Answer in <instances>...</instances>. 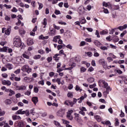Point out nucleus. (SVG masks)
Returning a JSON list of instances; mask_svg holds the SVG:
<instances>
[{
  "instance_id": "obj_8",
  "label": "nucleus",
  "mask_w": 127,
  "mask_h": 127,
  "mask_svg": "<svg viewBox=\"0 0 127 127\" xmlns=\"http://www.w3.org/2000/svg\"><path fill=\"white\" fill-rule=\"evenodd\" d=\"M74 104V103L69 100H66L64 102V105H66V106H70V107H73Z\"/></svg>"
},
{
  "instance_id": "obj_37",
  "label": "nucleus",
  "mask_w": 127,
  "mask_h": 127,
  "mask_svg": "<svg viewBox=\"0 0 127 127\" xmlns=\"http://www.w3.org/2000/svg\"><path fill=\"white\" fill-rule=\"evenodd\" d=\"M5 114V112L4 111H2L1 109L0 108V117H2V116H4Z\"/></svg>"
},
{
  "instance_id": "obj_19",
  "label": "nucleus",
  "mask_w": 127,
  "mask_h": 127,
  "mask_svg": "<svg viewBox=\"0 0 127 127\" xmlns=\"http://www.w3.org/2000/svg\"><path fill=\"white\" fill-rule=\"evenodd\" d=\"M27 43L28 44V45H32V44H33V40L31 38H29L27 40Z\"/></svg>"
},
{
  "instance_id": "obj_41",
  "label": "nucleus",
  "mask_w": 127,
  "mask_h": 127,
  "mask_svg": "<svg viewBox=\"0 0 127 127\" xmlns=\"http://www.w3.org/2000/svg\"><path fill=\"white\" fill-rule=\"evenodd\" d=\"M86 68H85L83 66H82L80 68V72H81V73H84V72H86Z\"/></svg>"
},
{
  "instance_id": "obj_50",
  "label": "nucleus",
  "mask_w": 127,
  "mask_h": 127,
  "mask_svg": "<svg viewBox=\"0 0 127 127\" xmlns=\"http://www.w3.org/2000/svg\"><path fill=\"white\" fill-rule=\"evenodd\" d=\"M64 70H65L64 68H63L62 67L59 68L57 69V73H60V72H62V71H64Z\"/></svg>"
},
{
  "instance_id": "obj_7",
  "label": "nucleus",
  "mask_w": 127,
  "mask_h": 127,
  "mask_svg": "<svg viewBox=\"0 0 127 127\" xmlns=\"http://www.w3.org/2000/svg\"><path fill=\"white\" fill-rule=\"evenodd\" d=\"M49 35L51 36H54L56 34V30L53 28H50Z\"/></svg>"
},
{
  "instance_id": "obj_48",
  "label": "nucleus",
  "mask_w": 127,
  "mask_h": 127,
  "mask_svg": "<svg viewBox=\"0 0 127 127\" xmlns=\"http://www.w3.org/2000/svg\"><path fill=\"white\" fill-rule=\"evenodd\" d=\"M39 91V89H38V87H36V86H34V92L35 93H38Z\"/></svg>"
},
{
  "instance_id": "obj_27",
  "label": "nucleus",
  "mask_w": 127,
  "mask_h": 127,
  "mask_svg": "<svg viewBox=\"0 0 127 127\" xmlns=\"http://www.w3.org/2000/svg\"><path fill=\"white\" fill-rule=\"evenodd\" d=\"M102 83L104 85V88H107L109 86V84L107 83V82H106V81L103 80H102Z\"/></svg>"
},
{
  "instance_id": "obj_25",
  "label": "nucleus",
  "mask_w": 127,
  "mask_h": 127,
  "mask_svg": "<svg viewBox=\"0 0 127 127\" xmlns=\"http://www.w3.org/2000/svg\"><path fill=\"white\" fill-rule=\"evenodd\" d=\"M18 127H24V123L22 121H20L18 123Z\"/></svg>"
},
{
  "instance_id": "obj_44",
  "label": "nucleus",
  "mask_w": 127,
  "mask_h": 127,
  "mask_svg": "<svg viewBox=\"0 0 127 127\" xmlns=\"http://www.w3.org/2000/svg\"><path fill=\"white\" fill-rule=\"evenodd\" d=\"M100 49L101 50H108V47L106 46H100Z\"/></svg>"
},
{
  "instance_id": "obj_16",
  "label": "nucleus",
  "mask_w": 127,
  "mask_h": 127,
  "mask_svg": "<svg viewBox=\"0 0 127 127\" xmlns=\"http://www.w3.org/2000/svg\"><path fill=\"white\" fill-rule=\"evenodd\" d=\"M93 43L96 46H97V47H101L102 46V44L98 40L94 41Z\"/></svg>"
},
{
  "instance_id": "obj_21",
  "label": "nucleus",
  "mask_w": 127,
  "mask_h": 127,
  "mask_svg": "<svg viewBox=\"0 0 127 127\" xmlns=\"http://www.w3.org/2000/svg\"><path fill=\"white\" fill-rule=\"evenodd\" d=\"M5 66L6 68H7V69H8V70H11V69H12V68H13V65H12V64H7L5 65Z\"/></svg>"
},
{
  "instance_id": "obj_24",
  "label": "nucleus",
  "mask_w": 127,
  "mask_h": 127,
  "mask_svg": "<svg viewBox=\"0 0 127 127\" xmlns=\"http://www.w3.org/2000/svg\"><path fill=\"white\" fill-rule=\"evenodd\" d=\"M94 118L96 121H97V122H101V121H102V118L98 115H95Z\"/></svg>"
},
{
  "instance_id": "obj_38",
  "label": "nucleus",
  "mask_w": 127,
  "mask_h": 127,
  "mask_svg": "<svg viewBox=\"0 0 127 127\" xmlns=\"http://www.w3.org/2000/svg\"><path fill=\"white\" fill-rule=\"evenodd\" d=\"M115 126L118 127V126L120 125V122H119V119H118L117 118H115Z\"/></svg>"
},
{
  "instance_id": "obj_49",
  "label": "nucleus",
  "mask_w": 127,
  "mask_h": 127,
  "mask_svg": "<svg viewBox=\"0 0 127 127\" xmlns=\"http://www.w3.org/2000/svg\"><path fill=\"white\" fill-rule=\"evenodd\" d=\"M79 11H80V12H83L84 10V7L83 6H80L78 8Z\"/></svg>"
},
{
  "instance_id": "obj_56",
  "label": "nucleus",
  "mask_w": 127,
  "mask_h": 127,
  "mask_svg": "<svg viewBox=\"0 0 127 127\" xmlns=\"http://www.w3.org/2000/svg\"><path fill=\"white\" fill-rule=\"evenodd\" d=\"M31 94V92L29 91H27L24 93L25 95H26L27 96H30Z\"/></svg>"
},
{
  "instance_id": "obj_40",
  "label": "nucleus",
  "mask_w": 127,
  "mask_h": 127,
  "mask_svg": "<svg viewBox=\"0 0 127 127\" xmlns=\"http://www.w3.org/2000/svg\"><path fill=\"white\" fill-rule=\"evenodd\" d=\"M114 9L115 10H118V9H120V5H115L113 6Z\"/></svg>"
},
{
  "instance_id": "obj_15",
  "label": "nucleus",
  "mask_w": 127,
  "mask_h": 127,
  "mask_svg": "<svg viewBox=\"0 0 127 127\" xmlns=\"http://www.w3.org/2000/svg\"><path fill=\"white\" fill-rule=\"evenodd\" d=\"M26 86L24 85H21L19 86L18 87L17 91H24V90H26Z\"/></svg>"
},
{
  "instance_id": "obj_54",
  "label": "nucleus",
  "mask_w": 127,
  "mask_h": 127,
  "mask_svg": "<svg viewBox=\"0 0 127 127\" xmlns=\"http://www.w3.org/2000/svg\"><path fill=\"white\" fill-rule=\"evenodd\" d=\"M52 57H50L47 59V61H48V63H50V62L52 61Z\"/></svg>"
},
{
  "instance_id": "obj_52",
  "label": "nucleus",
  "mask_w": 127,
  "mask_h": 127,
  "mask_svg": "<svg viewBox=\"0 0 127 127\" xmlns=\"http://www.w3.org/2000/svg\"><path fill=\"white\" fill-rule=\"evenodd\" d=\"M126 34H127V30L123 31V32L121 34L120 36L121 37H124Z\"/></svg>"
},
{
  "instance_id": "obj_35",
  "label": "nucleus",
  "mask_w": 127,
  "mask_h": 127,
  "mask_svg": "<svg viewBox=\"0 0 127 127\" xmlns=\"http://www.w3.org/2000/svg\"><path fill=\"white\" fill-rule=\"evenodd\" d=\"M38 4L39 5V10L42 9V8L43 7V4H42V3H40L39 2H38Z\"/></svg>"
},
{
  "instance_id": "obj_43",
  "label": "nucleus",
  "mask_w": 127,
  "mask_h": 127,
  "mask_svg": "<svg viewBox=\"0 0 127 127\" xmlns=\"http://www.w3.org/2000/svg\"><path fill=\"white\" fill-rule=\"evenodd\" d=\"M43 25H47V19L45 18L44 19L43 22L42 23Z\"/></svg>"
},
{
  "instance_id": "obj_18",
  "label": "nucleus",
  "mask_w": 127,
  "mask_h": 127,
  "mask_svg": "<svg viewBox=\"0 0 127 127\" xmlns=\"http://www.w3.org/2000/svg\"><path fill=\"white\" fill-rule=\"evenodd\" d=\"M16 114L17 115H24L25 111H22V109H20L16 112Z\"/></svg>"
},
{
  "instance_id": "obj_5",
  "label": "nucleus",
  "mask_w": 127,
  "mask_h": 127,
  "mask_svg": "<svg viewBox=\"0 0 127 127\" xmlns=\"http://www.w3.org/2000/svg\"><path fill=\"white\" fill-rule=\"evenodd\" d=\"M73 113V110H69L66 114V117L68 118V120L72 121L73 120V116H72V113Z\"/></svg>"
},
{
  "instance_id": "obj_39",
  "label": "nucleus",
  "mask_w": 127,
  "mask_h": 127,
  "mask_svg": "<svg viewBox=\"0 0 127 127\" xmlns=\"http://www.w3.org/2000/svg\"><path fill=\"white\" fill-rule=\"evenodd\" d=\"M56 82H57V83H58V85H61V84H62V85H63V83H62L61 82V78H57L56 79Z\"/></svg>"
},
{
  "instance_id": "obj_13",
  "label": "nucleus",
  "mask_w": 127,
  "mask_h": 127,
  "mask_svg": "<svg viewBox=\"0 0 127 127\" xmlns=\"http://www.w3.org/2000/svg\"><path fill=\"white\" fill-rule=\"evenodd\" d=\"M127 28V24H124L123 26H120L116 29H119L120 31H123L124 29H126Z\"/></svg>"
},
{
  "instance_id": "obj_32",
  "label": "nucleus",
  "mask_w": 127,
  "mask_h": 127,
  "mask_svg": "<svg viewBox=\"0 0 127 127\" xmlns=\"http://www.w3.org/2000/svg\"><path fill=\"white\" fill-rule=\"evenodd\" d=\"M5 34L6 35H9L10 34V29H7V30H5Z\"/></svg>"
},
{
  "instance_id": "obj_2",
  "label": "nucleus",
  "mask_w": 127,
  "mask_h": 127,
  "mask_svg": "<svg viewBox=\"0 0 127 127\" xmlns=\"http://www.w3.org/2000/svg\"><path fill=\"white\" fill-rule=\"evenodd\" d=\"M21 70L23 72H26L27 73H28V74H29L30 72L32 71V69L31 68H30L29 66H28V65L27 64L21 67Z\"/></svg>"
},
{
  "instance_id": "obj_36",
  "label": "nucleus",
  "mask_w": 127,
  "mask_h": 127,
  "mask_svg": "<svg viewBox=\"0 0 127 127\" xmlns=\"http://www.w3.org/2000/svg\"><path fill=\"white\" fill-rule=\"evenodd\" d=\"M4 7H6L7 9H9L11 8V5H7L6 4H4L3 5Z\"/></svg>"
},
{
  "instance_id": "obj_55",
  "label": "nucleus",
  "mask_w": 127,
  "mask_h": 127,
  "mask_svg": "<svg viewBox=\"0 0 127 127\" xmlns=\"http://www.w3.org/2000/svg\"><path fill=\"white\" fill-rule=\"evenodd\" d=\"M53 27L55 29H57V30H59V29H60V27L56 26V25H55V24H53Z\"/></svg>"
},
{
  "instance_id": "obj_12",
  "label": "nucleus",
  "mask_w": 127,
  "mask_h": 127,
  "mask_svg": "<svg viewBox=\"0 0 127 127\" xmlns=\"http://www.w3.org/2000/svg\"><path fill=\"white\" fill-rule=\"evenodd\" d=\"M2 84L3 85H7V86H10L11 85V82L9 80H2Z\"/></svg>"
},
{
  "instance_id": "obj_10",
  "label": "nucleus",
  "mask_w": 127,
  "mask_h": 127,
  "mask_svg": "<svg viewBox=\"0 0 127 127\" xmlns=\"http://www.w3.org/2000/svg\"><path fill=\"white\" fill-rule=\"evenodd\" d=\"M105 89H106V91L104 92V95L105 96H107V95H108L109 92H111V91H112V88H111V87H110V86H108L106 88H105Z\"/></svg>"
},
{
  "instance_id": "obj_9",
  "label": "nucleus",
  "mask_w": 127,
  "mask_h": 127,
  "mask_svg": "<svg viewBox=\"0 0 127 127\" xmlns=\"http://www.w3.org/2000/svg\"><path fill=\"white\" fill-rule=\"evenodd\" d=\"M24 82H27V83H30V82H32L33 81V78L32 77H28L26 76L23 79Z\"/></svg>"
},
{
  "instance_id": "obj_62",
  "label": "nucleus",
  "mask_w": 127,
  "mask_h": 127,
  "mask_svg": "<svg viewBox=\"0 0 127 127\" xmlns=\"http://www.w3.org/2000/svg\"><path fill=\"white\" fill-rule=\"evenodd\" d=\"M25 114L26 116H27V117H28V116H29V115H30L29 110H26V111H25Z\"/></svg>"
},
{
  "instance_id": "obj_4",
  "label": "nucleus",
  "mask_w": 127,
  "mask_h": 127,
  "mask_svg": "<svg viewBox=\"0 0 127 127\" xmlns=\"http://www.w3.org/2000/svg\"><path fill=\"white\" fill-rule=\"evenodd\" d=\"M99 63L100 65L103 66V68H107V62L105 61L104 59H101L99 60Z\"/></svg>"
},
{
  "instance_id": "obj_53",
  "label": "nucleus",
  "mask_w": 127,
  "mask_h": 127,
  "mask_svg": "<svg viewBox=\"0 0 127 127\" xmlns=\"http://www.w3.org/2000/svg\"><path fill=\"white\" fill-rule=\"evenodd\" d=\"M95 35L97 36V37H98V38H100V33L99 32V31L98 30H96Z\"/></svg>"
},
{
  "instance_id": "obj_22",
  "label": "nucleus",
  "mask_w": 127,
  "mask_h": 127,
  "mask_svg": "<svg viewBox=\"0 0 127 127\" xmlns=\"http://www.w3.org/2000/svg\"><path fill=\"white\" fill-rule=\"evenodd\" d=\"M20 35H24L25 34V31L23 28H21L19 30Z\"/></svg>"
},
{
  "instance_id": "obj_28",
  "label": "nucleus",
  "mask_w": 127,
  "mask_h": 127,
  "mask_svg": "<svg viewBox=\"0 0 127 127\" xmlns=\"http://www.w3.org/2000/svg\"><path fill=\"white\" fill-rule=\"evenodd\" d=\"M80 22L81 24H85V23H86V22H87V21L85 19V18L82 17V18H81V19H80Z\"/></svg>"
},
{
  "instance_id": "obj_42",
  "label": "nucleus",
  "mask_w": 127,
  "mask_h": 127,
  "mask_svg": "<svg viewBox=\"0 0 127 127\" xmlns=\"http://www.w3.org/2000/svg\"><path fill=\"white\" fill-rule=\"evenodd\" d=\"M13 86H14V87L15 90H17V89H18V87L19 86L17 85V83H16V82H14V83H13Z\"/></svg>"
},
{
  "instance_id": "obj_14",
  "label": "nucleus",
  "mask_w": 127,
  "mask_h": 127,
  "mask_svg": "<svg viewBox=\"0 0 127 127\" xmlns=\"http://www.w3.org/2000/svg\"><path fill=\"white\" fill-rule=\"evenodd\" d=\"M61 38V36H60V35L55 36L54 37L53 41V42H55L56 43H57V42H58V39L59 40Z\"/></svg>"
},
{
  "instance_id": "obj_63",
  "label": "nucleus",
  "mask_w": 127,
  "mask_h": 127,
  "mask_svg": "<svg viewBox=\"0 0 127 127\" xmlns=\"http://www.w3.org/2000/svg\"><path fill=\"white\" fill-rule=\"evenodd\" d=\"M115 29H117V28L112 29V30L110 31L109 34H114V33L115 32Z\"/></svg>"
},
{
  "instance_id": "obj_57",
  "label": "nucleus",
  "mask_w": 127,
  "mask_h": 127,
  "mask_svg": "<svg viewBox=\"0 0 127 127\" xmlns=\"http://www.w3.org/2000/svg\"><path fill=\"white\" fill-rule=\"evenodd\" d=\"M66 48H67L68 49H70V50H72L73 47L72 46H71V45L68 44L67 46H66Z\"/></svg>"
},
{
  "instance_id": "obj_58",
  "label": "nucleus",
  "mask_w": 127,
  "mask_h": 127,
  "mask_svg": "<svg viewBox=\"0 0 127 127\" xmlns=\"http://www.w3.org/2000/svg\"><path fill=\"white\" fill-rule=\"evenodd\" d=\"M120 116L121 118H124V117H125V113L123 112V110H121V114Z\"/></svg>"
},
{
  "instance_id": "obj_45",
  "label": "nucleus",
  "mask_w": 127,
  "mask_h": 127,
  "mask_svg": "<svg viewBox=\"0 0 127 127\" xmlns=\"http://www.w3.org/2000/svg\"><path fill=\"white\" fill-rule=\"evenodd\" d=\"M54 124L55 125V126H57V127H61V125H60V123L59 122L55 121L54 122Z\"/></svg>"
},
{
  "instance_id": "obj_47",
  "label": "nucleus",
  "mask_w": 127,
  "mask_h": 127,
  "mask_svg": "<svg viewBox=\"0 0 127 127\" xmlns=\"http://www.w3.org/2000/svg\"><path fill=\"white\" fill-rule=\"evenodd\" d=\"M67 97L68 98H73V93L70 92L67 93Z\"/></svg>"
},
{
  "instance_id": "obj_30",
  "label": "nucleus",
  "mask_w": 127,
  "mask_h": 127,
  "mask_svg": "<svg viewBox=\"0 0 127 127\" xmlns=\"http://www.w3.org/2000/svg\"><path fill=\"white\" fill-rule=\"evenodd\" d=\"M101 35H105V34H108V30H103L100 32Z\"/></svg>"
},
{
  "instance_id": "obj_60",
  "label": "nucleus",
  "mask_w": 127,
  "mask_h": 127,
  "mask_svg": "<svg viewBox=\"0 0 127 127\" xmlns=\"http://www.w3.org/2000/svg\"><path fill=\"white\" fill-rule=\"evenodd\" d=\"M5 20H6L7 21H9V20H10V17L6 15L5 17Z\"/></svg>"
},
{
  "instance_id": "obj_6",
  "label": "nucleus",
  "mask_w": 127,
  "mask_h": 127,
  "mask_svg": "<svg viewBox=\"0 0 127 127\" xmlns=\"http://www.w3.org/2000/svg\"><path fill=\"white\" fill-rule=\"evenodd\" d=\"M65 114V109H60L57 112V116L59 117H63V115Z\"/></svg>"
},
{
  "instance_id": "obj_33",
  "label": "nucleus",
  "mask_w": 127,
  "mask_h": 127,
  "mask_svg": "<svg viewBox=\"0 0 127 127\" xmlns=\"http://www.w3.org/2000/svg\"><path fill=\"white\" fill-rule=\"evenodd\" d=\"M87 81L89 83H93L95 81V79L93 77H90L87 79Z\"/></svg>"
},
{
  "instance_id": "obj_29",
  "label": "nucleus",
  "mask_w": 127,
  "mask_h": 127,
  "mask_svg": "<svg viewBox=\"0 0 127 127\" xmlns=\"http://www.w3.org/2000/svg\"><path fill=\"white\" fill-rule=\"evenodd\" d=\"M85 54L88 56V57H92L93 56V53L91 52H85Z\"/></svg>"
},
{
  "instance_id": "obj_1",
  "label": "nucleus",
  "mask_w": 127,
  "mask_h": 127,
  "mask_svg": "<svg viewBox=\"0 0 127 127\" xmlns=\"http://www.w3.org/2000/svg\"><path fill=\"white\" fill-rule=\"evenodd\" d=\"M13 45L15 46V47H18L22 49L24 47H25L24 46V44L21 42V40H20V37L18 36H16L13 39Z\"/></svg>"
},
{
  "instance_id": "obj_11",
  "label": "nucleus",
  "mask_w": 127,
  "mask_h": 127,
  "mask_svg": "<svg viewBox=\"0 0 127 127\" xmlns=\"http://www.w3.org/2000/svg\"><path fill=\"white\" fill-rule=\"evenodd\" d=\"M62 122L64 125H66V127H72V126L69 125V124H70V122L65 120L64 119H62Z\"/></svg>"
},
{
  "instance_id": "obj_23",
  "label": "nucleus",
  "mask_w": 127,
  "mask_h": 127,
  "mask_svg": "<svg viewBox=\"0 0 127 127\" xmlns=\"http://www.w3.org/2000/svg\"><path fill=\"white\" fill-rule=\"evenodd\" d=\"M22 57H23V58H25V59H29V55H28V54L26 52L23 54Z\"/></svg>"
},
{
  "instance_id": "obj_3",
  "label": "nucleus",
  "mask_w": 127,
  "mask_h": 127,
  "mask_svg": "<svg viewBox=\"0 0 127 127\" xmlns=\"http://www.w3.org/2000/svg\"><path fill=\"white\" fill-rule=\"evenodd\" d=\"M6 92L7 93L9 97H11V96H13V95H15V91H14V90H12L10 88H8L6 89Z\"/></svg>"
},
{
  "instance_id": "obj_64",
  "label": "nucleus",
  "mask_w": 127,
  "mask_h": 127,
  "mask_svg": "<svg viewBox=\"0 0 127 127\" xmlns=\"http://www.w3.org/2000/svg\"><path fill=\"white\" fill-rule=\"evenodd\" d=\"M1 76L3 78H6L8 75L6 73H4L1 74Z\"/></svg>"
},
{
  "instance_id": "obj_20",
  "label": "nucleus",
  "mask_w": 127,
  "mask_h": 127,
  "mask_svg": "<svg viewBox=\"0 0 127 127\" xmlns=\"http://www.w3.org/2000/svg\"><path fill=\"white\" fill-rule=\"evenodd\" d=\"M32 101L36 105V104L38 103V98L37 97H34L32 98Z\"/></svg>"
},
{
  "instance_id": "obj_31",
  "label": "nucleus",
  "mask_w": 127,
  "mask_h": 127,
  "mask_svg": "<svg viewBox=\"0 0 127 127\" xmlns=\"http://www.w3.org/2000/svg\"><path fill=\"white\" fill-rule=\"evenodd\" d=\"M73 66V67H75V66H76V64H73L72 65H71L70 67H67V68H65L64 70H72V69H73V66Z\"/></svg>"
},
{
  "instance_id": "obj_59",
  "label": "nucleus",
  "mask_w": 127,
  "mask_h": 127,
  "mask_svg": "<svg viewBox=\"0 0 127 127\" xmlns=\"http://www.w3.org/2000/svg\"><path fill=\"white\" fill-rule=\"evenodd\" d=\"M39 85H42L43 86L44 85V80H42L41 81H40L38 82Z\"/></svg>"
},
{
  "instance_id": "obj_46",
  "label": "nucleus",
  "mask_w": 127,
  "mask_h": 127,
  "mask_svg": "<svg viewBox=\"0 0 127 127\" xmlns=\"http://www.w3.org/2000/svg\"><path fill=\"white\" fill-rule=\"evenodd\" d=\"M93 56H94V57H99L100 56V54L97 52H94Z\"/></svg>"
},
{
  "instance_id": "obj_51",
  "label": "nucleus",
  "mask_w": 127,
  "mask_h": 127,
  "mask_svg": "<svg viewBox=\"0 0 127 127\" xmlns=\"http://www.w3.org/2000/svg\"><path fill=\"white\" fill-rule=\"evenodd\" d=\"M40 57H41V56H40V55H36L34 57V59L37 60V59H40Z\"/></svg>"
},
{
  "instance_id": "obj_34",
  "label": "nucleus",
  "mask_w": 127,
  "mask_h": 127,
  "mask_svg": "<svg viewBox=\"0 0 127 127\" xmlns=\"http://www.w3.org/2000/svg\"><path fill=\"white\" fill-rule=\"evenodd\" d=\"M75 91H79V92H82V89H81L80 86H79V85H76Z\"/></svg>"
},
{
  "instance_id": "obj_61",
  "label": "nucleus",
  "mask_w": 127,
  "mask_h": 127,
  "mask_svg": "<svg viewBox=\"0 0 127 127\" xmlns=\"http://www.w3.org/2000/svg\"><path fill=\"white\" fill-rule=\"evenodd\" d=\"M15 97L17 98H20L21 97V94H20V93H18L15 94Z\"/></svg>"
},
{
  "instance_id": "obj_26",
  "label": "nucleus",
  "mask_w": 127,
  "mask_h": 127,
  "mask_svg": "<svg viewBox=\"0 0 127 127\" xmlns=\"http://www.w3.org/2000/svg\"><path fill=\"white\" fill-rule=\"evenodd\" d=\"M4 103L5 104V105H11V100L10 99H6L4 101Z\"/></svg>"
},
{
  "instance_id": "obj_17",
  "label": "nucleus",
  "mask_w": 127,
  "mask_h": 127,
  "mask_svg": "<svg viewBox=\"0 0 127 127\" xmlns=\"http://www.w3.org/2000/svg\"><path fill=\"white\" fill-rule=\"evenodd\" d=\"M12 119L13 121H16V120H21V117L17 115H13L12 116Z\"/></svg>"
}]
</instances>
